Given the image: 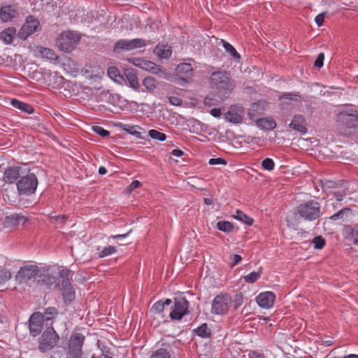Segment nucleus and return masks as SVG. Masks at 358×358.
I'll list each match as a JSON object with an SVG mask.
<instances>
[{
  "label": "nucleus",
  "mask_w": 358,
  "mask_h": 358,
  "mask_svg": "<svg viewBox=\"0 0 358 358\" xmlns=\"http://www.w3.org/2000/svg\"><path fill=\"white\" fill-rule=\"evenodd\" d=\"M243 303V295L237 293L231 296L227 293H221L216 296L211 303V313L215 315H224L233 307L238 308Z\"/></svg>",
  "instance_id": "1"
},
{
  "label": "nucleus",
  "mask_w": 358,
  "mask_h": 358,
  "mask_svg": "<svg viewBox=\"0 0 358 358\" xmlns=\"http://www.w3.org/2000/svg\"><path fill=\"white\" fill-rule=\"evenodd\" d=\"M212 87L217 90L220 99L223 100L233 90L234 84L226 72H215L211 76Z\"/></svg>",
  "instance_id": "2"
},
{
  "label": "nucleus",
  "mask_w": 358,
  "mask_h": 358,
  "mask_svg": "<svg viewBox=\"0 0 358 358\" xmlns=\"http://www.w3.org/2000/svg\"><path fill=\"white\" fill-rule=\"evenodd\" d=\"M80 38L78 32L64 31L59 35L57 39V45L62 51L71 52L77 46Z\"/></svg>",
  "instance_id": "3"
},
{
  "label": "nucleus",
  "mask_w": 358,
  "mask_h": 358,
  "mask_svg": "<svg viewBox=\"0 0 358 358\" xmlns=\"http://www.w3.org/2000/svg\"><path fill=\"white\" fill-rule=\"evenodd\" d=\"M127 61L135 66L155 75H159L162 78L169 79V74L162 71L161 67L155 63L139 57L128 58Z\"/></svg>",
  "instance_id": "4"
},
{
  "label": "nucleus",
  "mask_w": 358,
  "mask_h": 358,
  "mask_svg": "<svg viewBox=\"0 0 358 358\" xmlns=\"http://www.w3.org/2000/svg\"><path fill=\"white\" fill-rule=\"evenodd\" d=\"M297 212L303 219L313 221L320 216V206L317 201H306L298 206Z\"/></svg>",
  "instance_id": "5"
},
{
  "label": "nucleus",
  "mask_w": 358,
  "mask_h": 358,
  "mask_svg": "<svg viewBox=\"0 0 358 358\" xmlns=\"http://www.w3.org/2000/svg\"><path fill=\"white\" fill-rule=\"evenodd\" d=\"M59 341V336L52 327L47 328L39 339L38 348L40 351L45 352L52 349Z\"/></svg>",
  "instance_id": "6"
},
{
  "label": "nucleus",
  "mask_w": 358,
  "mask_h": 358,
  "mask_svg": "<svg viewBox=\"0 0 358 358\" xmlns=\"http://www.w3.org/2000/svg\"><path fill=\"white\" fill-rule=\"evenodd\" d=\"M38 186V180L34 173H29L22 177L17 182V187L20 194H34Z\"/></svg>",
  "instance_id": "7"
},
{
  "label": "nucleus",
  "mask_w": 358,
  "mask_h": 358,
  "mask_svg": "<svg viewBox=\"0 0 358 358\" xmlns=\"http://www.w3.org/2000/svg\"><path fill=\"white\" fill-rule=\"evenodd\" d=\"M338 123L341 127L354 128L358 124V113L352 108H347L338 115Z\"/></svg>",
  "instance_id": "8"
},
{
  "label": "nucleus",
  "mask_w": 358,
  "mask_h": 358,
  "mask_svg": "<svg viewBox=\"0 0 358 358\" xmlns=\"http://www.w3.org/2000/svg\"><path fill=\"white\" fill-rule=\"evenodd\" d=\"M85 336L80 333L73 334L69 340V354L72 358H80Z\"/></svg>",
  "instance_id": "9"
},
{
  "label": "nucleus",
  "mask_w": 358,
  "mask_h": 358,
  "mask_svg": "<svg viewBox=\"0 0 358 358\" xmlns=\"http://www.w3.org/2000/svg\"><path fill=\"white\" fill-rule=\"evenodd\" d=\"M147 43V41L143 38H134L131 40L121 39L115 43V48L117 50L131 51L145 47Z\"/></svg>",
  "instance_id": "10"
},
{
  "label": "nucleus",
  "mask_w": 358,
  "mask_h": 358,
  "mask_svg": "<svg viewBox=\"0 0 358 358\" xmlns=\"http://www.w3.org/2000/svg\"><path fill=\"white\" fill-rule=\"evenodd\" d=\"M189 302L184 298L176 299L173 309L169 316L171 320H180L188 312Z\"/></svg>",
  "instance_id": "11"
},
{
  "label": "nucleus",
  "mask_w": 358,
  "mask_h": 358,
  "mask_svg": "<svg viewBox=\"0 0 358 358\" xmlns=\"http://www.w3.org/2000/svg\"><path fill=\"white\" fill-rule=\"evenodd\" d=\"M38 27L39 22L32 16H29L27 18L25 23L19 30L17 36L20 39L26 40L29 36L37 31Z\"/></svg>",
  "instance_id": "12"
},
{
  "label": "nucleus",
  "mask_w": 358,
  "mask_h": 358,
  "mask_svg": "<svg viewBox=\"0 0 358 358\" xmlns=\"http://www.w3.org/2000/svg\"><path fill=\"white\" fill-rule=\"evenodd\" d=\"M38 273V267L36 265L28 264L20 268L16 274V280L22 283L26 282Z\"/></svg>",
  "instance_id": "13"
},
{
  "label": "nucleus",
  "mask_w": 358,
  "mask_h": 358,
  "mask_svg": "<svg viewBox=\"0 0 358 358\" xmlns=\"http://www.w3.org/2000/svg\"><path fill=\"white\" fill-rule=\"evenodd\" d=\"M44 317L39 312L34 313L29 318V331L33 336H36L42 330Z\"/></svg>",
  "instance_id": "14"
},
{
  "label": "nucleus",
  "mask_w": 358,
  "mask_h": 358,
  "mask_svg": "<svg viewBox=\"0 0 358 358\" xmlns=\"http://www.w3.org/2000/svg\"><path fill=\"white\" fill-rule=\"evenodd\" d=\"M275 295L271 292H264L257 295L256 301L262 308L269 309L274 303Z\"/></svg>",
  "instance_id": "15"
},
{
  "label": "nucleus",
  "mask_w": 358,
  "mask_h": 358,
  "mask_svg": "<svg viewBox=\"0 0 358 358\" xmlns=\"http://www.w3.org/2000/svg\"><path fill=\"white\" fill-rule=\"evenodd\" d=\"M27 221V217L22 214H12L6 216L3 221V226L6 228H13L23 226Z\"/></svg>",
  "instance_id": "16"
},
{
  "label": "nucleus",
  "mask_w": 358,
  "mask_h": 358,
  "mask_svg": "<svg viewBox=\"0 0 358 358\" xmlns=\"http://www.w3.org/2000/svg\"><path fill=\"white\" fill-rule=\"evenodd\" d=\"M243 110L241 107L231 108L225 114L224 118L233 124L241 123L243 119Z\"/></svg>",
  "instance_id": "17"
},
{
  "label": "nucleus",
  "mask_w": 358,
  "mask_h": 358,
  "mask_svg": "<svg viewBox=\"0 0 358 358\" xmlns=\"http://www.w3.org/2000/svg\"><path fill=\"white\" fill-rule=\"evenodd\" d=\"M34 54L38 57L47 59L50 61H57L58 59V56L53 50L43 46L36 47Z\"/></svg>",
  "instance_id": "18"
},
{
  "label": "nucleus",
  "mask_w": 358,
  "mask_h": 358,
  "mask_svg": "<svg viewBox=\"0 0 358 358\" xmlns=\"http://www.w3.org/2000/svg\"><path fill=\"white\" fill-rule=\"evenodd\" d=\"M62 293L66 303L71 302L75 299V290L68 280H64L62 282Z\"/></svg>",
  "instance_id": "19"
},
{
  "label": "nucleus",
  "mask_w": 358,
  "mask_h": 358,
  "mask_svg": "<svg viewBox=\"0 0 358 358\" xmlns=\"http://www.w3.org/2000/svg\"><path fill=\"white\" fill-rule=\"evenodd\" d=\"M176 71L182 80H187L193 76V68L190 64L182 63L177 66Z\"/></svg>",
  "instance_id": "20"
},
{
  "label": "nucleus",
  "mask_w": 358,
  "mask_h": 358,
  "mask_svg": "<svg viewBox=\"0 0 358 358\" xmlns=\"http://www.w3.org/2000/svg\"><path fill=\"white\" fill-rule=\"evenodd\" d=\"M41 279L38 280V283L45 289L55 288L57 285V278L55 276L51 275L48 273L41 274Z\"/></svg>",
  "instance_id": "21"
},
{
  "label": "nucleus",
  "mask_w": 358,
  "mask_h": 358,
  "mask_svg": "<svg viewBox=\"0 0 358 358\" xmlns=\"http://www.w3.org/2000/svg\"><path fill=\"white\" fill-rule=\"evenodd\" d=\"M154 53L160 59H168L171 56L172 49L169 45H158L154 49Z\"/></svg>",
  "instance_id": "22"
},
{
  "label": "nucleus",
  "mask_w": 358,
  "mask_h": 358,
  "mask_svg": "<svg viewBox=\"0 0 358 358\" xmlns=\"http://www.w3.org/2000/svg\"><path fill=\"white\" fill-rule=\"evenodd\" d=\"M17 14L16 10L11 6L1 7L0 10V18L3 22L11 20Z\"/></svg>",
  "instance_id": "23"
},
{
  "label": "nucleus",
  "mask_w": 358,
  "mask_h": 358,
  "mask_svg": "<svg viewBox=\"0 0 358 358\" xmlns=\"http://www.w3.org/2000/svg\"><path fill=\"white\" fill-rule=\"evenodd\" d=\"M18 167H9L4 171L3 180L7 183H13L19 177Z\"/></svg>",
  "instance_id": "24"
},
{
  "label": "nucleus",
  "mask_w": 358,
  "mask_h": 358,
  "mask_svg": "<svg viewBox=\"0 0 358 358\" xmlns=\"http://www.w3.org/2000/svg\"><path fill=\"white\" fill-rule=\"evenodd\" d=\"M10 104L14 108L19 109L20 110H21L25 113H27V114H32L34 111V108L31 105H29V103L22 102L16 99H12L10 100Z\"/></svg>",
  "instance_id": "25"
},
{
  "label": "nucleus",
  "mask_w": 358,
  "mask_h": 358,
  "mask_svg": "<svg viewBox=\"0 0 358 358\" xmlns=\"http://www.w3.org/2000/svg\"><path fill=\"white\" fill-rule=\"evenodd\" d=\"M16 36V29L14 27H8L0 32V40L5 44H10L13 42Z\"/></svg>",
  "instance_id": "26"
},
{
  "label": "nucleus",
  "mask_w": 358,
  "mask_h": 358,
  "mask_svg": "<svg viewBox=\"0 0 358 358\" xmlns=\"http://www.w3.org/2000/svg\"><path fill=\"white\" fill-rule=\"evenodd\" d=\"M125 76L129 86L136 91L138 90L140 84L136 74L128 71L125 73Z\"/></svg>",
  "instance_id": "27"
},
{
  "label": "nucleus",
  "mask_w": 358,
  "mask_h": 358,
  "mask_svg": "<svg viewBox=\"0 0 358 358\" xmlns=\"http://www.w3.org/2000/svg\"><path fill=\"white\" fill-rule=\"evenodd\" d=\"M256 123L257 127L262 129L271 130L276 127L275 121L268 118L258 119Z\"/></svg>",
  "instance_id": "28"
},
{
  "label": "nucleus",
  "mask_w": 358,
  "mask_h": 358,
  "mask_svg": "<svg viewBox=\"0 0 358 358\" xmlns=\"http://www.w3.org/2000/svg\"><path fill=\"white\" fill-rule=\"evenodd\" d=\"M116 126L119 127L121 130L124 131L132 136L136 137H138L140 136V132L138 131V129H139V127L136 125L126 124L119 122L116 124Z\"/></svg>",
  "instance_id": "29"
},
{
  "label": "nucleus",
  "mask_w": 358,
  "mask_h": 358,
  "mask_svg": "<svg viewBox=\"0 0 358 358\" xmlns=\"http://www.w3.org/2000/svg\"><path fill=\"white\" fill-rule=\"evenodd\" d=\"M303 117L301 116H296L294 120L289 124V127L300 131L302 134H306L307 130L303 124Z\"/></svg>",
  "instance_id": "30"
},
{
  "label": "nucleus",
  "mask_w": 358,
  "mask_h": 358,
  "mask_svg": "<svg viewBox=\"0 0 358 358\" xmlns=\"http://www.w3.org/2000/svg\"><path fill=\"white\" fill-rule=\"evenodd\" d=\"M108 76L115 82L120 83L124 79L120 75V71L115 66H110L108 69Z\"/></svg>",
  "instance_id": "31"
},
{
  "label": "nucleus",
  "mask_w": 358,
  "mask_h": 358,
  "mask_svg": "<svg viewBox=\"0 0 358 358\" xmlns=\"http://www.w3.org/2000/svg\"><path fill=\"white\" fill-rule=\"evenodd\" d=\"M171 303V299H166L164 301H159L152 306L150 311L155 313H160L164 310L165 306H169Z\"/></svg>",
  "instance_id": "32"
},
{
  "label": "nucleus",
  "mask_w": 358,
  "mask_h": 358,
  "mask_svg": "<svg viewBox=\"0 0 358 358\" xmlns=\"http://www.w3.org/2000/svg\"><path fill=\"white\" fill-rule=\"evenodd\" d=\"M234 217L248 225H252L253 223V220L240 210H237L236 211V214L234 215Z\"/></svg>",
  "instance_id": "33"
},
{
  "label": "nucleus",
  "mask_w": 358,
  "mask_h": 358,
  "mask_svg": "<svg viewBox=\"0 0 358 358\" xmlns=\"http://www.w3.org/2000/svg\"><path fill=\"white\" fill-rule=\"evenodd\" d=\"M195 333L199 336L202 338H208L210 334V330L208 327L207 324L204 323L201 324L200 327H197L195 330Z\"/></svg>",
  "instance_id": "34"
},
{
  "label": "nucleus",
  "mask_w": 358,
  "mask_h": 358,
  "mask_svg": "<svg viewBox=\"0 0 358 358\" xmlns=\"http://www.w3.org/2000/svg\"><path fill=\"white\" fill-rule=\"evenodd\" d=\"M223 47L225 49L226 52H227L231 57L235 59H239L240 55L236 50V49L228 42L222 40Z\"/></svg>",
  "instance_id": "35"
},
{
  "label": "nucleus",
  "mask_w": 358,
  "mask_h": 358,
  "mask_svg": "<svg viewBox=\"0 0 358 358\" xmlns=\"http://www.w3.org/2000/svg\"><path fill=\"white\" fill-rule=\"evenodd\" d=\"M217 228L222 231L229 233L233 230V224L228 221H219L217 223Z\"/></svg>",
  "instance_id": "36"
},
{
  "label": "nucleus",
  "mask_w": 358,
  "mask_h": 358,
  "mask_svg": "<svg viewBox=\"0 0 358 358\" xmlns=\"http://www.w3.org/2000/svg\"><path fill=\"white\" fill-rule=\"evenodd\" d=\"M262 271H252L243 277L244 281L247 283L255 282L261 276Z\"/></svg>",
  "instance_id": "37"
},
{
  "label": "nucleus",
  "mask_w": 358,
  "mask_h": 358,
  "mask_svg": "<svg viewBox=\"0 0 358 358\" xmlns=\"http://www.w3.org/2000/svg\"><path fill=\"white\" fill-rule=\"evenodd\" d=\"M148 135L151 138L159 141H164L166 139V135L164 133L160 132L155 129H150L148 131Z\"/></svg>",
  "instance_id": "38"
},
{
  "label": "nucleus",
  "mask_w": 358,
  "mask_h": 358,
  "mask_svg": "<svg viewBox=\"0 0 358 358\" xmlns=\"http://www.w3.org/2000/svg\"><path fill=\"white\" fill-rule=\"evenodd\" d=\"M143 85L148 91L152 92L156 87V80L152 77H147L143 80Z\"/></svg>",
  "instance_id": "39"
},
{
  "label": "nucleus",
  "mask_w": 358,
  "mask_h": 358,
  "mask_svg": "<svg viewBox=\"0 0 358 358\" xmlns=\"http://www.w3.org/2000/svg\"><path fill=\"white\" fill-rule=\"evenodd\" d=\"M150 358H171V355L166 349L161 348L154 352Z\"/></svg>",
  "instance_id": "40"
},
{
  "label": "nucleus",
  "mask_w": 358,
  "mask_h": 358,
  "mask_svg": "<svg viewBox=\"0 0 358 358\" xmlns=\"http://www.w3.org/2000/svg\"><path fill=\"white\" fill-rule=\"evenodd\" d=\"M11 278V273L6 268H0V285Z\"/></svg>",
  "instance_id": "41"
},
{
  "label": "nucleus",
  "mask_w": 358,
  "mask_h": 358,
  "mask_svg": "<svg viewBox=\"0 0 358 358\" xmlns=\"http://www.w3.org/2000/svg\"><path fill=\"white\" fill-rule=\"evenodd\" d=\"M116 248L112 245H108L105 247L99 253L100 257H108L116 252Z\"/></svg>",
  "instance_id": "42"
},
{
  "label": "nucleus",
  "mask_w": 358,
  "mask_h": 358,
  "mask_svg": "<svg viewBox=\"0 0 358 358\" xmlns=\"http://www.w3.org/2000/svg\"><path fill=\"white\" fill-rule=\"evenodd\" d=\"M262 166L264 170L270 171L274 169L275 163L272 159L266 158L262 161Z\"/></svg>",
  "instance_id": "43"
},
{
  "label": "nucleus",
  "mask_w": 358,
  "mask_h": 358,
  "mask_svg": "<svg viewBox=\"0 0 358 358\" xmlns=\"http://www.w3.org/2000/svg\"><path fill=\"white\" fill-rule=\"evenodd\" d=\"M312 243L315 249H322L325 245V240L320 236L314 238Z\"/></svg>",
  "instance_id": "44"
},
{
  "label": "nucleus",
  "mask_w": 358,
  "mask_h": 358,
  "mask_svg": "<svg viewBox=\"0 0 358 358\" xmlns=\"http://www.w3.org/2000/svg\"><path fill=\"white\" fill-rule=\"evenodd\" d=\"M93 131L102 137L109 136L110 132L100 126H94L92 127Z\"/></svg>",
  "instance_id": "45"
},
{
  "label": "nucleus",
  "mask_w": 358,
  "mask_h": 358,
  "mask_svg": "<svg viewBox=\"0 0 358 358\" xmlns=\"http://www.w3.org/2000/svg\"><path fill=\"white\" fill-rule=\"evenodd\" d=\"M280 98L284 99H288L290 101H298L300 100V96L299 94H292V93H285V94H282Z\"/></svg>",
  "instance_id": "46"
},
{
  "label": "nucleus",
  "mask_w": 358,
  "mask_h": 358,
  "mask_svg": "<svg viewBox=\"0 0 358 358\" xmlns=\"http://www.w3.org/2000/svg\"><path fill=\"white\" fill-rule=\"evenodd\" d=\"M57 313V311L55 308H48L45 311V316L46 317V320H50L52 319V317L56 315Z\"/></svg>",
  "instance_id": "47"
},
{
  "label": "nucleus",
  "mask_w": 358,
  "mask_h": 358,
  "mask_svg": "<svg viewBox=\"0 0 358 358\" xmlns=\"http://www.w3.org/2000/svg\"><path fill=\"white\" fill-rule=\"evenodd\" d=\"M324 55L323 53H320L315 62V66L317 69H320L324 64Z\"/></svg>",
  "instance_id": "48"
},
{
  "label": "nucleus",
  "mask_w": 358,
  "mask_h": 358,
  "mask_svg": "<svg viewBox=\"0 0 358 358\" xmlns=\"http://www.w3.org/2000/svg\"><path fill=\"white\" fill-rule=\"evenodd\" d=\"M209 164L217 165V164H226L227 162L223 158H211L209 160Z\"/></svg>",
  "instance_id": "49"
},
{
  "label": "nucleus",
  "mask_w": 358,
  "mask_h": 358,
  "mask_svg": "<svg viewBox=\"0 0 358 358\" xmlns=\"http://www.w3.org/2000/svg\"><path fill=\"white\" fill-rule=\"evenodd\" d=\"M325 15H326L325 13H321L315 17V22L318 27H320L322 25L324 20Z\"/></svg>",
  "instance_id": "50"
},
{
  "label": "nucleus",
  "mask_w": 358,
  "mask_h": 358,
  "mask_svg": "<svg viewBox=\"0 0 358 358\" xmlns=\"http://www.w3.org/2000/svg\"><path fill=\"white\" fill-rule=\"evenodd\" d=\"M169 102L173 106H180L182 103V100L177 96H170Z\"/></svg>",
  "instance_id": "51"
},
{
  "label": "nucleus",
  "mask_w": 358,
  "mask_h": 358,
  "mask_svg": "<svg viewBox=\"0 0 358 358\" xmlns=\"http://www.w3.org/2000/svg\"><path fill=\"white\" fill-rule=\"evenodd\" d=\"M348 210H349L348 208H343V209L339 210L338 212L334 213V215H332L330 218L333 220H337L338 219H339L340 217H342V215H343V213L345 211H348Z\"/></svg>",
  "instance_id": "52"
},
{
  "label": "nucleus",
  "mask_w": 358,
  "mask_h": 358,
  "mask_svg": "<svg viewBox=\"0 0 358 358\" xmlns=\"http://www.w3.org/2000/svg\"><path fill=\"white\" fill-rule=\"evenodd\" d=\"M230 259L232 261L231 262V266H235L236 264H238L239 262H241V259H242V257L241 255H232L231 257H230Z\"/></svg>",
  "instance_id": "53"
},
{
  "label": "nucleus",
  "mask_w": 358,
  "mask_h": 358,
  "mask_svg": "<svg viewBox=\"0 0 358 358\" xmlns=\"http://www.w3.org/2000/svg\"><path fill=\"white\" fill-rule=\"evenodd\" d=\"M210 113L215 117H220L221 115V110L220 108H213Z\"/></svg>",
  "instance_id": "54"
},
{
  "label": "nucleus",
  "mask_w": 358,
  "mask_h": 358,
  "mask_svg": "<svg viewBox=\"0 0 358 358\" xmlns=\"http://www.w3.org/2000/svg\"><path fill=\"white\" fill-rule=\"evenodd\" d=\"M171 155L173 156H174V157H182L184 155V152H183V151H182L180 149H173L171 151Z\"/></svg>",
  "instance_id": "55"
},
{
  "label": "nucleus",
  "mask_w": 358,
  "mask_h": 358,
  "mask_svg": "<svg viewBox=\"0 0 358 358\" xmlns=\"http://www.w3.org/2000/svg\"><path fill=\"white\" fill-rule=\"evenodd\" d=\"M141 185V182L138 180H134L131 182V185H129V190L132 191L138 187H139Z\"/></svg>",
  "instance_id": "56"
},
{
  "label": "nucleus",
  "mask_w": 358,
  "mask_h": 358,
  "mask_svg": "<svg viewBox=\"0 0 358 358\" xmlns=\"http://www.w3.org/2000/svg\"><path fill=\"white\" fill-rule=\"evenodd\" d=\"M250 358H264V357L260 353L256 351H252L249 353Z\"/></svg>",
  "instance_id": "57"
},
{
  "label": "nucleus",
  "mask_w": 358,
  "mask_h": 358,
  "mask_svg": "<svg viewBox=\"0 0 358 358\" xmlns=\"http://www.w3.org/2000/svg\"><path fill=\"white\" fill-rule=\"evenodd\" d=\"M129 233H130V231H129L127 234H117V235L112 236L110 238H112L113 239H122V238H126L129 235Z\"/></svg>",
  "instance_id": "58"
},
{
  "label": "nucleus",
  "mask_w": 358,
  "mask_h": 358,
  "mask_svg": "<svg viewBox=\"0 0 358 358\" xmlns=\"http://www.w3.org/2000/svg\"><path fill=\"white\" fill-rule=\"evenodd\" d=\"M69 271L67 269H63L60 271L59 275L62 278H65L69 275Z\"/></svg>",
  "instance_id": "59"
},
{
  "label": "nucleus",
  "mask_w": 358,
  "mask_h": 358,
  "mask_svg": "<svg viewBox=\"0 0 358 358\" xmlns=\"http://www.w3.org/2000/svg\"><path fill=\"white\" fill-rule=\"evenodd\" d=\"M351 231L352 235L354 237H358V227H354Z\"/></svg>",
  "instance_id": "60"
},
{
  "label": "nucleus",
  "mask_w": 358,
  "mask_h": 358,
  "mask_svg": "<svg viewBox=\"0 0 358 358\" xmlns=\"http://www.w3.org/2000/svg\"><path fill=\"white\" fill-rule=\"evenodd\" d=\"M106 173H107V170H106V169L105 167H103V166H100V167L99 168V173L100 175H104V174H106Z\"/></svg>",
  "instance_id": "61"
},
{
  "label": "nucleus",
  "mask_w": 358,
  "mask_h": 358,
  "mask_svg": "<svg viewBox=\"0 0 358 358\" xmlns=\"http://www.w3.org/2000/svg\"><path fill=\"white\" fill-rule=\"evenodd\" d=\"M334 195H335V197H336L337 201H342L343 200V196L341 194H340L338 192H335Z\"/></svg>",
  "instance_id": "62"
},
{
  "label": "nucleus",
  "mask_w": 358,
  "mask_h": 358,
  "mask_svg": "<svg viewBox=\"0 0 358 358\" xmlns=\"http://www.w3.org/2000/svg\"><path fill=\"white\" fill-rule=\"evenodd\" d=\"M204 203H205V204L210 206V205L213 204V201L210 199L206 198V199H204Z\"/></svg>",
  "instance_id": "63"
},
{
  "label": "nucleus",
  "mask_w": 358,
  "mask_h": 358,
  "mask_svg": "<svg viewBox=\"0 0 358 358\" xmlns=\"http://www.w3.org/2000/svg\"><path fill=\"white\" fill-rule=\"evenodd\" d=\"M343 358H358V355H357L351 354V355H348L347 356L343 357Z\"/></svg>",
  "instance_id": "64"
}]
</instances>
